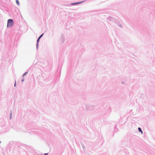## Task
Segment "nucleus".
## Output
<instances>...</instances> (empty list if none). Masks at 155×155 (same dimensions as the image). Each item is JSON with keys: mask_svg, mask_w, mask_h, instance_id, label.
Here are the masks:
<instances>
[{"mask_svg": "<svg viewBox=\"0 0 155 155\" xmlns=\"http://www.w3.org/2000/svg\"><path fill=\"white\" fill-rule=\"evenodd\" d=\"M138 130L139 132H141L142 134L143 133V132L142 131V129L141 128L139 127L138 128Z\"/></svg>", "mask_w": 155, "mask_h": 155, "instance_id": "obj_5", "label": "nucleus"}, {"mask_svg": "<svg viewBox=\"0 0 155 155\" xmlns=\"http://www.w3.org/2000/svg\"><path fill=\"white\" fill-rule=\"evenodd\" d=\"M14 22L13 20L12 19H9L8 20L7 27H11L13 25Z\"/></svg>", "mask_w": 155, "mask_h": 155, "instance_id": "obj_1", "label": "nucleus"}, {"mask_svg": "<svg viewBox=\"0 0 155 155\" xmlns=\"http://www.w3.org/2000/svg\"><path fill=\"white\" fill-rule=\"evenodd\" d=\"M118 129L116 125H115L114 129V133H116L118 131Z\"/></svg>", "mask_w": 155, "mask_h": 155, "instance_id": "obj_4", "label": "nucleus"}, {"mask_svg": "<svg viewBox=\"0 0 155 155\" xmlns=\"http://www.w3.org/2000/svg\"><path fill=\"white\" fill-rule=\"evenodd\" d=\"M12 111L11 110L10 111V119H11V118H12Z\"/></svg>", "mask_w": 155, "mask_h": 155, "instance_id": "obj_7", "label": "nucleus"}, {"mask_svg": "<svg viewBox=\"0 0 155 155\" xmlns=\"http://www.w3.org/2000/svg\"><path fill=\"white\" fill-rule=\"evenodd\" d=\"M1 143V141H0V143Z\"/></svg>", "mask_w": 155, "mask_h": 155, "instance_id": "obj_19", "label": "nucleus"}, {"mask_svg": "<svg viewBox=\"0 0 155 155\" xmlns=\"http://www.w3.org/2000/svg\"><path fill=\"white\" fill-rule=\"evenodd\" d=\"M79 3H79H79H75L73 4H72V5H76V4H79Z\"/></svg>", "mask_w": 155, "mask_h": 155, "instance_id": "obj_15", "label": "nucleus"}, {"mask_svg": "<svg viewBox=\"0 0 155 155\" xmlns=\"http://www.w3.org/2000/svg\"><path fill=\"white\" fill-rule=\"evenodd\" d=\"M25 78L24 77L22 78V79L21 80V82L22 83L24 81Z\"/></svg>", "mask_w": 155, "mask_h": 155, "instance_id": "obj_8", "label": "nucleus"}, {"mask_svg": "<svg viewBox=\"0 0 155 155\" xmlns=\"http://www.w3.org/2000/svg\"><path fill=\"white\" fill-rule=\"evenodd\" d=\"M11 42L13 41V40H11ZM13 41H14V40H13Z\"/></svg>", "mask_w": 155, "mask_h": 155, "instance_id": "obj_16", "label": "nucleus"}, {"mask_svg": "<svg viewBox=\"0 0 155 155\" xmlns=\"http://www.w3.org/2000/svg\"><path fill=\"white\" fill-rule=\"evenodd\" d=\"M64 39H62V41H61V43L62 44L64 43Z\"/></svg>", "mask_w": 155, "mask_h": 155, "instance_id": "obj_11", "label": "nucleus"}, {"mask_svg": "<svg viewBox=\"0 0 155 155\" xmlns=\"http://www.w3.org/2000/svg\"><path fill=\"white\" fill-rule=\"evenodd\" d=\"M94 106L90 104H87L86 106V108L87 110H90L93 109Z\"/></svg>", "mask_w": 155, "mask_h": 155, "instance_id": "obj_2", "label": "nucleus"}, {"mask_svg": "<svg viewBox=\"0 0 155 155\" xmlns=\"http://www.w3.org/2000/svg\"><path fill=\"white\" fill-rule=\"evenodd\" d=\"M28 71H27L25 73H24L22 75V78L24 77L28 73Z\"/></svg>", "mask_w": 155, "mask_h": 155, "instance_id": "obj_6", "label": "nucleus"}, {"mask_svg": "<svg viewBox=\"0 0 155 155\" xmlns=\"http://www.w3.org/2000/svg\"><path fill=\"white\" fill-rule=\"evenodd\" d=\"M122 83L123 84V83H124V82H123V81H122Z\"/></svg>", "mask_w": 155, "mask_h": 155, "instance_id": "obj_17", "label": "nucleus"}, {"mask_svg": "<svg viewBox=\"0 0 155 155\" xmlns=\"http://www.w3.org/2000/svg\"><path fill=\"white\" fill-rule=\"evenodd\" d=\"M40 39H37V44H36V48L37 50L38 49V45H39V42L40 41Z\"/></svg>", "mask_w": 155, "mask_h": 155, "instance_id": "obj_3", "label": "nucleus"}, {"mask_svg": "<svg viewBox=\"0 0 155 155\" xmlns=\"http://www.w3.org/2000/svg\"><path fill=\"white\" fill-rule=\"evenodd\" d=\"M16 2L17 4V5H19V2L18 1V0H16Z\"/></svg>", "mask_w": 155, "mask_h": 155, "instance_id": "obj_9", "label": "nucleus"}, {"mask_svg": "<svg viewBox=\"0 0 155 155\" xmlns=\"http://www.w3.org/2000/svg\"><path fill=\"white\" fill-rule=\"evenodd\" d=\"M11 40H12V39H11ZM13 40H14V39H12Z\"/></svg>", "mask_w": 155, "mask_h": 155, "instance_id": "obj_18", "label": "nucleus"}, {"mask_svg": "<svg viewBox=\"0 0 155 155\" xmlns=\"http://www.w3.org/2000/svg\"><path fill=\"white\" fill-rule=\"evenodd\" d=\"M14 87H15L16 86V80H15V83L14 84Z\"/></svg>", "mask_w": 155, "mask_h": 155, "instance_id": "obj_13", "label": "nucleus"}, {"mask_svg": "<svg viewBox=\"0 0 155 155\" xmlns=\"http://www.w3.org/2000/svg\"><path fill=\"white\" fill-rule=\"evenodd\" d=\"M43 35V34H42L38 38V39H40L41 37L42 36V35Z\"/></svg>", "mask_w": 155, "mask_h": 155, "instance_id": "obj_10", "label": "nucleus"}, {"mask_svg": "<svg viewBox=\"0 0 155 155\" xmlns=\"http://www.w3.org/2000/svg\"><path fill=\"white\" fill-rule=\"evenodd\" d=\"M13 141H10V143H9V144H13Z\"/></svg>", "mask_w": 155, "mask_h": 155, "instance_id": "obj_12", "label": "nucleus"}, {"mask_svg": "<svg viewBox=\"0 0 155 155\" xmlns=\"http://www.w3.org/2000/svg\"><path fill=\"white\" fill-rule=\"evenodd\" d=\"M48 155V153H45L44 154V155Z\"/></svg>", "mask_w": 155, "mask_h": 155, "instance_id": "obj_14", "label": "nucleus"}]
</instances>
